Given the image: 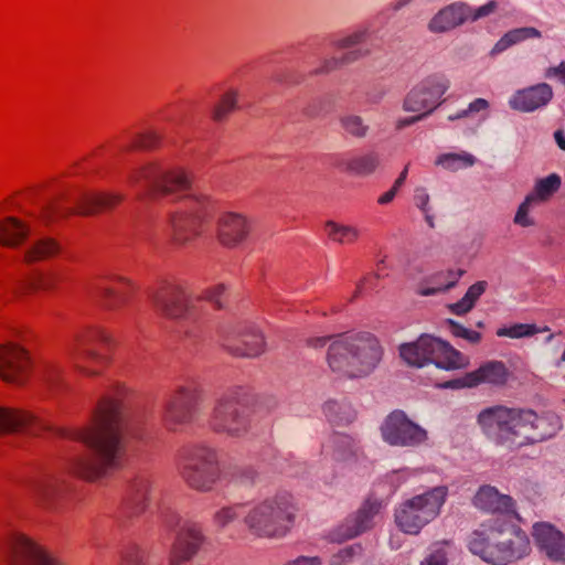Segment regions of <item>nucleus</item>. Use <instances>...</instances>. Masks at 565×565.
I'll use <instances>...</instances> for the list:
<instances>
[{"label":"nucleus","mask_w":565,"mask_h":565,"mask_svg":"<svg viewBox=\"0 0 565 565\" xmlns=\"http://www.w3.org/2000/svg\"><path fill=\"white\" fill-rule=\"evenodd\" d=\"M369 34H370L369 29H366V28L358 29V30L353 31L352 33L344 35V36L338 39L337 41H334V46L338 49L354 47L356 45L364 43L366 41V39L369 38Z\"/></svg>","instance_id":"de8ad7c7"},{"label":"nucleus","mask_w":565,"mask_h":565,"mask_svg":"<svg viewBox=\"0 0 565 565\" xmlns=\"http://www.w3.org/2000/svg\"><path fill=\"white\" fill-rule=\"evenodd\" d=\"M401 358L411 366L423 367L429 363L443 370H458L468 365V359L448 342L422 334L416 341L399 347Z\"/></svg>","instance_id":"0eeeda50"},{"label":"nucleus","mask_w":565,"mask_h":565,"mask_svg":"<svg viewBox=\"0 0 565 565\" xmlns=\"http://www.w3.org/2000/svg\"><path fill=\"white\" fill-rule=\"evenodd\" d=\"M122 200L119 194L82 193L72 199L74 206L67 205V199H54L46 202L41 210L42 217L50 222L72 214L88 216L102 210L114 207Z\"/></svg>","instance_id":"f8f14e48"},{"label":"nucleus","mask_w":565,"mask_h":565,"mask_svg":"<svg viewBox=\"0 0 565 565\" xmlns=\"http://www.w3.org/2000/svg\"><path fill=\"white\" fill-rule=\"evenodd\" d=\"M110 344L109 334L100 328H92L74 337L66 347V355L74 366L86 375H94L98 370L94 365L107 362V355L102 351Z\"/></svg>","instance_id":"9b49d317"},{"label":"nucleus","mask_w":565,"mask_h":565,"mask_svg":"<svg viewBox=\"0 0 565 565\" xmlns=\"http://www.w3.org/2000/svg\"><path fill=\"white\" fill-rule=\"evenodd\" d=\"M243 513L246 514L245 503L223 505L214 512L212 519L213 524L218 529H225L233 522L237 521Z\"/></svg>","instance_id":"79ce46f5"},{"label":"nucleus","mask_w":565,"mask_h":565,"mask_svg":"<svg viewBox=\"0 0 565 565\" xmlns=\"http://www.w3.org/2000/svg\"><path fill=\"white\" fill-rule=\"evenodd\" d=\"M295 513L291 494L279 492L250 505L246 510L243 523L253 536L279 539L290 530Z\"/></svg>","instance_id":"423d86ee"},{"label":"nucleus","mask_w":565,"mask_h":565,"mask_svg":"<svg viewBox=\"0 0 565 565\" xmlns=\"http://www.w3.org/2000/svg\"><path fill=\"white\" fill-rule=\"evenodd\" d=\"M145 556L146 553L142 548L137 545H131L125 552L121 565H147L145 563Z\"/></svg>","instance_id":"4d7b16f0"},{"label":"nucleus","mask_w":565,"mask_h":565,"mask_svg":"<svg viewBox=\"0 0 565 565\" xmlns=\"http://www.w3.org/2000/svg\"><path fill=\"white\" fill-rule=\"evenodd\" d=\"M201 392L195 386L181 387L167 403L163 422L168 429L179 427L194 420L199 412Z\"/></svg>","instance_id":"f3484780"},{"label":"nucleus","mask_w":565,"mask_h":565,"mask_svg":"<svg viewBox=\"0 0 565 565\" xmlns=\"http://www.w3.org/2000/svg\"><path fill=\"white\" fill-rule=\"evenodd\" d=\"M562 185V179L557 173H551L535 182L533 191L529 194L533 201H546L556 193Z\"/></svg>","instance_id":"a19ab883"},{"label":"nucleus","mask_w":565,"mask_h":565,"mask_svg":"<svg viewBox=\"0 0 565 565\" xmlns=\"http://www.w3.org/2000/svg\"><path fill=\"white\" fill-rule=\"evenodd\" d=\"M477 423L490 441L511 451L543 443L562 428L561 418L552 412L537 414L502 405L482 409Z\"/></svg>","instance_id":"7ed1b4c3"},{"label":"nucleus","mask_w":565,"mask_h":565,"mask_svg":"<svg viewBox=\"0 0 565 565\" xmlns=\"http://www.w3.org/2000/svg\"><path fill=\"white\" fill-rule=\"evenodd\" d=\"M463 274V269H449L446 271L436 273L429 278V281L434 284V286L420 287L418 289V294L420 296L427 297L447 291L457 285Z\"/></svg>","instance_id":"f704fd0d"},{"label":"nucleus","mask_w":565,"mask_h":565,"mask_svg":"<svg viewBox=\"0 0 565 565\" xmlns=\"http://www.w3.org/2000/svg\"><path fill=\"white\" fill-rule=\"evenodd\" d=\"M29 233V227L15 217H7L0 222V244L3 246H19Z\"/></svg>","instance_id":"72a5a7b5"},{"label":"nucleus","mask_w":565,"mask_h":565,"mask_svg":"<svg viewBox=\"0 0 565 565\" xmlns=\"http://www.w3.org/2000/svg\"><path fill=\"white\" fill-rule=\"evenodd\" d=\"M487 286L488 284L484 280H480L471 285L459 301L449 306L450 311L459 316L469 312L473 308L477 300L486 291Z\"/></svg>","instance_id":"4c0bfd02"},{"label":"nucleus","mask_w":565,"mask_h":565,"mask_svg":"<svg viewBox=\"0 0 565 565\" xmlns=\"http://www.w3.org/2000/svg\"><path fill=\"white\" fill-rule=\"evenodd\" d=\"M508 376L509 371L501 361H488L470 372V377L475 381L476 386L480 384L503 385Z\"/></svg>","instance_id":"2f4dec72"},{"label":"nucleus","mask_w":565,"mask_h":565,"mask_svg":"<svg viewBox=\"0 0 565 565\" xmlns=\"http://www.w3.org/2000/svg\"><path fill=\"white\" fill-rule=\"evenodd\" d=\"M257 477H258L257 471L252 467H247V468H244L241 470L238 478H239V482L243 486H252L255 483Z\"/></svg>","instance_id":"69168bd1"},{"label":"nucleus","mask_w":565,"mask_h":565,"mask_svg":"<svg viewBox=\"0 0 565 565\" xmlns=\"http://www.w3.org/2000/svg\"><path fill=\"white\" fill-rule=\"evenodd\" d=\"M366 54H369L367 50L358 49V50L350 51V52L345 53L342 57H331L329 60H326L323 62L322 66L319 68H316L315 71H312V73L313 74L329 73L333 70H337L341 65L352 63V62L365 56Z\"/></svg>","instance_id":"a18cd8bd"},{"label":"nucleus","mask_w":565,"mask_h":565,"mask_svg":"<svg viewBox=\"0 0 565 565\" xmlns=\"http://www.w3.org/2000/svg\"><path fill=\"white\" fill-rule=\"evenodd\" d=\"M129 431L130 425L122 404L116 398H103L89 426L62 433L90 449L88 456L74 460V473L93 481L118 469L126 451L125 434Z\"/></svg>","instance_id":"f257e3e1"},{"label":"nucleus","mask_w":565,"mask_h":565,"mask_svg":"<svg viewBox=\"0 0 565 565\" xmlns=\"http://www.w3.org/2000/svg\"><path fill=\"white\" fill-rule=\"evenodd\" d=\"M180 472L190 488L202 492L212 490L221 476L217 451L206 444L186 448Z\"/></svg>","instance_id":"1a4fd4ad"},{"label":"nucleus","mask_w":565,"mask_h":565,"mask_svg":"<svg viewBox=\"0 0 565 565\" xmlns=\"http://www.w3.org/2000/svg\"><path fill=\"white\" fill-rule=\"evenodd\" d=\"M115 281L118 286H102L97 291L104 306L110 310H117L125 306L128 302L129 294L132 289V284L127 278L117 277Z\"/></svg>","instance_id":"7c9ffc66"},{"label":"nucleus","mask_w":565,"mask_h":565,"mask_svg":"<svg viewBox=\"0 0 565 565\" xmlns=\"http://www.w3.org/2000/svg\"><path fill=\"white\" fill-rule=\"evenodd\" d=\"M31 369L28 352L14 344L0 347V379L13 384H22Z\"/></svg>","instance_id":"6ab92c4d"},{"label":"nucleus","mask_w":565,"mask_h":565,"mask_svg":"<svg viewBox=\"0 0 565 565\" xmlns=\"http://www.w3.org/2000/svg\"><path fill=\"white\" fill-rule=\"evenodd\" d=\"M249 227V222L244 215L227 212L218 218L217 236L223 245L234 247L247 237Z\"/></svg>","instance_id":"bb28decb"},{"label":"nucleus","mask_w":565,"mask_h":565,"mask_svg":"<svg viewBox=\"0 0 565 565\" xmlns=\"http://www.w3.org/2000/svg\"><path fill=\"white\" fill-rule=\"evenodd\" d=\"M237 96L238 93L236 90L225 93L221 102L214 107L213 119L216 121L224 120L236 108Z\"/></svg>","instance_id":"49530a36"},{"label":"nucleus","mask_w":565,"mask_h":565,"mask_svg":"<svg viewBox=\"0 0 565 565\" xmlns=\"http://www.w3.org/2000/svg\"><path fill=\"white\" fill-rule=\"evenodd\" d=\"M362 547L360 545L348 546L340 550L331 558V565H343L351 561L354 556L360 555Z\"/></svg>","instance_id":"5fc2aeb1"},{"label":"nucleus","mask_w":565,"mask_h":565,"mask_svg":"<svg viewBox=\"0 0 565 565\" xmlns=\"http://www.w3.org/2000/svg\"><path fill=\"white\" fill-rule=\"evenodd\" d=\"M533 537L550 559L565 562V535L554 525L546 522L535 523Z\"/></svg>","instance_id":"a878e982"},{"label":"nucleus","mask_w":565,"mask_h":565,"mask_svg":"<svg viewBox=\"0 0 565 565\" xmlns=\"http://www.w3.org/2000/svg\"><path fill=\"white\" fill-rule=\"evenodd\" d=\"M553 97L552 86L547 83H539L514 92L509 98V106L520 113H534L546 107Z\"/></svg>","instance_id":"412c9836"},{"label":"nucleus","mask_w":565,"mask_h":565,"mask_svg":"<svg viewBox=\"0 0 565 565\" xmlns=\"http://www.w3.org/2000/svg\"><path fill=\"white\" fill-rule=\"evenodd\" d=\"M44 426L32 415L0 407V433L25 431L38 434Z\"/></svg>","instance_id":"c85d7f7f"},{"label":"nucleus","mask_w":565,"mask_h":565,"mask_svg":"<svg viewBox=\"0 0 565 565\" xmlns=\"http://www.w3.org/2000/svg\"><path fill=\"white\" fill-rule=\"evenodd\" d=\"M449 87L450 82L445 75H429L406 95L403 109L411 113L423 111L428 116L441 104Z\"/></svg>","instance_id":"2eb2a0df"},{"label":"nucleus","mask_w":565,"mask_h":565,"mask_svg":"<svg viewBox=\"0 0 565 565\" xmlns=\"http://www.w3.org/2000/svg\"><path fill=\"white\" fill-rule=\"evenodd\" d=\"M339 124L344 134L358 139L365 138L370 131V126L359 115H341L339 117Z\"/></svg>","instance_id":"37998d69"},{"label":"nucleus","mask_w":565,"mask_h":565,"mask_svg":"<svg viewBox=\"0 0 565 565\" xmlns=\"http://www.w3.org/2000/svg\"><path fill=\"white\" fill-rule=\"evenodd\" d=\"M9 559L11 565H58L41 546L23 535L13 537Z\"/></svg>","instance_id":"4be33fe9"},{"label":"nucleus","mask_w":565,"mask_h":565,"mask_svg":"<svg viewBox=\"0 0 565 565\" xmlns=\"http://www.w3.org/2000/svg\"><path fill=\"white\" fill-rule=\"evenodd\" d=\"M477 158L466 151L443 153L437 157L435 164L449 171H458L475 166Z\"/></svg>","instance_id":"58836bf2"},{"label":"nucleus","mask_w":565,"mask_h":565,"mask_svg":"<svg viewBox=\"0 0 565 565\" xmlns=\"http://www.w3.org/2000/svg\"><path fill=\"white\" fill-rule=\"evenodd\" d=\"M28 491L42 508L57 512L62 509L67 486L61 476L44 473L29 482Z\"/></svg>","instance_id":"a211bd4d"},{"label":"nucleus","mask_w":565,"mask_h":565,"mask_svg":"<svg viewBox=\"0 0 565 565\" xmlns=\"http://www.w3.org/2000/svg\"><path fill=\"white\" fill-rule=\"evenodd\" d=\"M470 6L465 2H452L438 10L427 23L433 34L448 33L469 21Z\"/></svg>","instance_id":"5701e85b"},{"label":"nucleus","mask_w":565,"mask_h":565,"mask_svg":"<svg viewBox=\"0 0 565 565\" xmlns=\"http://www.w3.org/2000/svg\"><path fill=\"white\" fill-rule=\"evenodd\" d=\"M285 565H321V561L319 557H307V556H300L294 561L288 562Z\"/></svg>","instance_id":"774afa93"},{"label":"nucleus","mask_w":565,"mask_h":565,"mask_svg":"<svg viewBox=\"0 0 565 565\" xmlns=\"http://www.w3.org/2000/svg\"><path fill=\"white\" fill-rule=\"evenodd\" d=\"M542 33L533 26H522L508 31L504 33L493 45L490 51L491 56L499 55L507 51L509 47L521 43L527 39H541Z\"/></svg>","instance_id":"473e14b6"},{"label":"nucleus","mask_w":565,"mask_h":565,"mask_svg":"<svg viewBox=\"0 0 565 565\" xmlns=\"http://www.w3.org/2000/svg\"><path fill=\"white\" fill-rule=\"evenodd\" d=\"M362 547L360 545L348 546L340 550L331 558V565H343L351 561L354 556L360 555Z\"/></svg>","instance_id":"6e6d98bb"},{"label":"nucleus","mask_w":565,"mask_h":565,"mask_svg":"<svg viewBox=\"0 0 565 565\" xmlns=\"http://www.w3.org/2000/svg\"><path fill=\"white\" fill-rule=\"evenodd\" d=\"M223 345L231 354L241 358H256L265 350L264 337L256 328H239L228 332Z\"/></svg>","instance_id":"aec40b11"},{"label":"nucleus","mask_w":565,"mask_h":565,"mask_svg":"<svg viewBox=\"0 0 565 565\" xmlns=\"http://www.w3.org/2000/svg\"><path fill=\"white\" fill-rule=\"evenodd\" d=\"M539 330L534 324L519 323L509 328H500L497 331L498 337H509L512 339H519L523 337H530L537 333Z\"/></svg>","instance_id":"09e8293b"},{"label":"nucleus","mask_w":565,"mask_h":565,"mask_svg":"<svg viewBox=\"0 0 565 565\" xmlns=\"http://www.w3.org/2000/svg\"><path fill=\"white\" fill-rule=\"evenodd\" d=\"M156 491L154 482L151 476L141 473L132 478L126 488V504L139 513L143 511L152 500Z\"/></svg>","instance_id":"cd10ccee"},{"label":"nucleus","mask_w":565,"mask_h":565,"mask_svg":"<svg viewBox=\"0 0 565 565\" xmlns=\"http://www.w3.org/2000/svg\"><path fill=\"white\" fill-rule=\"evenodd\" d=\"M383 440L393 447L417 448L428 440L427 430L413 422L405 412H391L381 425Z\"/></svg>","instance_id":"4468645a"},{"label":"nucleus","mask_w":565,"mask_h":565,"mask_svg":"<svg viewBox=\"0 0 565 565\" xmlns=\"http://www.w3.org/2000/svg\"><path fill=\"white\" fill-rule=\"evenodd\" d=\"M498 4L494 0L489 1L488 3L479 7V8H472L470 7V14H469V21H477L479 19L486 18L493 13L497 9Z\"/></svg>","instance_id":"052dcab7"},{"label":"nucleus","mask_w":565,"mask_h":565,"mask_svg":"<svg viewBox=\"0 0 565 565\" xmlns=\"http://www.w3.org/2000/svg\"><path fill=\"white\" fill-rule=\"evenodd\" d=\"M149 297L154 308L168 319L179 321L194 316L189 296L180 285L164 284L151 291Z\"/></svg>","instance_id":"dca6fc26"},{"label":"nucleus","mask_w":565,"mask_h":565,"mask_svg":"<svg viewBox=\"0 0 565 565\" xmlns=\"http://www.w3.org/2000/svg\"><path fill=\"white\" fill-rule=\"evenodd\" d=\"M532 196L529 194L524 199V201L519 205L518 211L514 216V223L522 226V227H529L533 225L532 218L529 216L530 207L533 203Z\"/></svg>","instance_id":"8fccbe9b"},{"label":"nucleus","mask_w":565,"mask_h":565,"mask_svg":"<svg viewBox=\"0 0 565 565\" xmlns=\"http://www.w3.org/2000/svg\"><path fill=\"white\" fill-rule=\"evenodd\" d=\"M381 159L375 152L355 157L345 162V170L358 175H370L380 167Z\"/></svg>","instance_id":"ea45409f"},{"label":"nucleus","mask_w":565,"mask_h":565,"mask_svg":"<svg viewBox=\"0 0 565 565\" xmlns=\"http://www.w3.org/2000/svg\"><path fill=\"white\" fill-rule=\"evenodd\" d=\"M226 297V287L223 284H218L207 289L205 292V299L212 302L217 308L224 307V299Z\"/></svg>","instance_id":"13d9d810"},{"label":"nucleus","mask_w":565,"mask_h":565,"mask_svg":"<svg viewBox=\"0 0 565 565\" xmlns=\"http://www.w3.org/2000/svg\"><path fill=\"white\" fill-rule=\"evenodd\" d=\"M414 202L422 212L429 210V194L425 188H417L415 190Z\"/></svg>","instance_id":"0e129e2a"},{"label":"nucleus","mask_w":565,"mask_h":565,"mask_svg":"<svg viewBox=\"0 0 565 565\" xmlns=\"http://www.w3.org/2000/svg\"><path fill=\"white\" fill-rule=\"evenodd\" d=\"M209 426L213 431L232 438H241L248 433L249 409L237 392L223 393L215 399Z\"/></svg>","instance_id":"9d476101"},{"label":"nucleus","mask_w":565,"mask_h":565,"mask_svg":"<svg viewBox=\"0 0 565 565\" xmlns=\"http://www.w3.org/2000/svg\"><path fill=\"white\" fill-rule=\"evenodd\" d=\"M132 183L141 180L149 185L142 199L157 200L161 196L177 195L183 200L182 206L171 214L170 227L172 241L185 245L200 234L203 221L210 214L212 203L207 196L190 192V181L183 171H162L157 166H146L130 178Z\"/></svg>","instance_id":"f03ea898"},{"label":"nucleus","mask_w":565,"mask_h":565,"mask_svg":"<svg viewBox=\"0 0 565 565\" xmlns=\"http://www.w3.org/2000/svg\"><path fill=\"white\" fill-rule=\"evenodd\" d=\"M443 388H451L459 390L465 387H476L475 381L470 377V372L466 373L463 376L447 381L440 384Z\"/></svg>","instance_id":"e2e57ef3"},{"label":"nucleus","mask_w":565,"mask_h":565,"mask_svg":"<svg viewBox=\"0 0 565 565\" xmlns=\"http://www.w3.org/2000/svg\"><path fill=\"white\" fill-rule=\"evenodd\" d=\"M489 108V103L484 98H476L471 102L468 107L461 111H458L454 115L448 116V120L454 121L463 117H467L469 114L479 113Z\"/></svg>","instance_id":"603ef678"},{"label":"nucleus","mask_w":565,"mask_h":565,"mask_svg":"<svg viewBox=\"0 0 565 565\" xmlns=\"http://www.w3.org/2000/svg\"><path fill=\"white\" fill-rule=\"evenodd\" d=\"M420 565H448L447 552L444 547H436L431 550L429 555L422 561Z\"/></svg>","instance_id":"bf43d9fd"},{"label":"nucleus","mask_w":565,"mask_h":565,"mask_svg":"<svg viewBox=\"0 0 565 565\" xmlns=\"http://www.w3.org/2000/svg\"><path fill=\"white\" fill-rule=\"evenodd\" d=\"M362 547L360 545L348 546L340 550L331 558V565H343L351 561L354 556L360 555Z\"/></svg>","instance_id":"864d4df0"},{"label":"nucleus","mask_w":565,"mask_h":565,"mask_svg":"<svg viewBox=\"0 0 565 565\" xmlns=\"http://www.w3.org/2000/svg\"><path fill=\"white\" fill-rule=\"evenodd\" d=\"M162 520L170 529H178L170 553V565H181L190 561L204 542L200 525L191 520H183L173 509L162 511Z\"/></svg>","instance_id":"ddd939ff"},{"label":"nucleus","mask_w":565,"mask_h":565,"mask_svg":"<svg viewBox=\"0 0 565 565\" xmlns=\"http://www.w3.org/2000/svg\"><path fill=\"white\" fill-rule=\"evenodd\" d=\"M382 503L380 500L369 498L361 508L345 519L340 526V535L344 540L353 539L373 526V519L380 512Z\"/></svg>","instance_id":"b1692460"},{"label":"nucleus","mask_w":565,"mask_h":565,"mask_svg":"<svg viewBox=\"0 0 565 565\" xmlns=\"http://www.w3.org/2000/svg\"><path fill=\"white\" fill-rule=\"evenodd\" d=\"M324 452L334 461L349 463L355 461L361 452L359 443L347 434H333L323 446Z\"/></svg>","instance_id":"c756f323"},{"label":"nucleus","mask_w":565,"mask_h":565,"mask_svg":"<svg viewBox=\"0 0 565 565\" xmlns=\"http://www.w3.org/2000/svg\"><path fill=\"white\" fill-rule=\"evenodd\" d=\"M383 349L371 333H356L335 338L328 349L330 369L350 379L364 377L379 365Z\"/></svg>","instance_id":"20e7f679"},{"label":"nucleus","mask_w":565,"mask_h":565,"mask_svg":"<svg viewBox=\"0 0 565 565\" xmlns=\"http://www.w3.org/2000/svg\"><path fill=\"white\" fill-rule=\"evenodd\" d=\"M469 551L492 565H505L522 558L529 551V540L513 524L495 521L475 530L468 537Z\"/></svg>","instance_id":"39448f33"},{"label":"nucleus","mask_w":565,"mask_h":565,"mask_svg":"<svg viewBox=\"0 0 565 565\" xmlns=\"http://www.w3.org/2000/svg\"><path fill=\"white\" fill-rule=\"evenodd\" d=\"M472 504L480 511L491 514H515V501L512 497L501 493L490 484L481 486L473 499Z\"/></svg>","instance_id":"393cba45"},{"label":"nucleus","mask_w":565,"mask_h":565,"mask_svg":"<svg viewBox=\"0 0 565 565\" xmlns=\"http://www.w3.org/2000/svg\"><path fill=\"white\" fill-rule=\"evenodd\" d=\"M326 231L328 237L339 244H352L359 237V230L350 225H341L333 221L326 223Z\"/></svg>","instance_id":"c03bdc74"},{"label":"nucleus","mask_w":565,"mask_h":565,"mask_svg":"<svg viewBox=\"0 0 565 565\" xmlns=\"http://www.w3.org/2000/svg\"><path fill=\"white\" fill-rule=\"evenodd\" d=\"M61 250L58 243L50 237L40 238L25 252L24 259L28 263L43 260L57 255Z\"/></svg>","instance_id":"e433bc0d"},{"label":"nucleus","mask_w":565,"mask_h":565,"mask_svg":"<svg viewBox=\"0 0 565 565\" xmlns=\"http://www.w3.org/2000/svg\"><path fill=\"white\" fill-rule=\"evenodd\" d=\"M448 488L438 486L402 502L395 510L396 525L406 534L416 535L440 513Z\"/></svg>","instance_id":"6e6552de"},{"label":"nucleus","mask_w":565,"mask_h":565,"mask_svg":"<svg viewBox=\"0 0 565 565\" xmlns=\"http://www.w3.org/2000/svg\"><path fill=\"white\" fill-rule=\"evenodd\" d=\"M160 141V137L154 131L137 135L129 148L137 149H151L154 148Z\"/></svg>","instance_id":"3c124183"},{"label":"nucleus","mask_w":565,"mask_h":565,"mask_svg":"<svg viewBox=\"0 0 565 565\" xmlns=\"http://www.w3.org/2000/svg\"><path fill=\"white\" fill-rule=\"evenodd\" d=\"M546 78L559 77L561 82L565 85V62H561L556 66H551L545 71Z\"/></svg>","instance_id":"338daca9"},{"label":"nucleus","mask_w":565,"mask_h":565,"mask_svg":"<svg viewBox=\"0 0 565 565\" xmlns=\"http://www.w3.org/2000/svg\"><path fill=\"white\" fill-rule=\"evenodd\" d=\"M323 414L333 426L350 424L355 418L352 406L345 401H328L323 405Z\"/></svg>","instance_id":"c9c22d12"},{"label":"nucleus","mask_w":565,"mask_h":565,"mask_svg":"<svg viewBox=\"0 0 565 565\" xmlns=\"http://www.w3.org/2000/svg\"><path fill=\"white\" fill-rule=\"evenodd\" d=\"M42 372H43V379L46 382V384L50 386H53L58 382V380L61 377L62 369L60 367V365H57L53 362H49L44 365Z\"/></svg>","instance_id":"680f3d73"}]
</instances>
